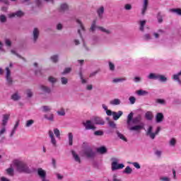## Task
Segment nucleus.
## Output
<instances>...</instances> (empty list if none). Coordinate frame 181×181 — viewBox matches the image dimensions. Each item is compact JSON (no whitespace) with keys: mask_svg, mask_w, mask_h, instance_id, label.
I'll return each mask as SVG.
<instances>
[{"mask_svg":"<svg viewBox=\"0 0 181 181\" xmlns=\"http://www.w3.org/2000/svg\"><path fill=\"white\" fill-rule=\"evenodd\" d=\"M13 163L18 173H30L32 172L28 164L21 160H14Z\"/></svg>","mask_w":181,"mask_h":181,"instance_id":"nucleus-1","label":"nucleus"},{"mask_svg":"<svg viewBox=\"0 0 181 181\" xmlns=\"http://www.w3.org/2000/svg\"><path fill=\"white\" fill-rule=\"evenodd\" d=\"M134 118V112H130L127 116V129L129 131H141L144 128L143 124L134 125L132 126V119Z\"/></svg>","mask_w":181,"mask_h":181,"instance_id":"nucleus-2","label":"nucleus"},{"mask_svg":"<svg viewBox=\"0 0 181 181\" xmlns=\"http://www.w3.org/2000/svg\"><path fill=\"white\" fill-rule=\"evenodd\" d=\"M48 135L52 146H57V141L56 140V137H54V135L57 138H60V130H59V129L57 128L54 129V132L52 130H49Z\"/></svg>","mask_w":181,"mask_h":181,"instance_id":"nucleus-3","label":"nucleus"},{"mask_svg":"<svg viewBox=\"0 0 181 181\" xmlns=\"http://www.w3.org/2000/svg\"><path fill=\"white\" fill-rule=\"evenodd\" d=\"M13 67V64L10 62L9 66L6 67L5 69V78L8 86H12V84H13V78H12V71H11V69Z\"/></svg>","mask_w":181,"mask_h":181,"instance_id":"nucleus-4","label":"nucleus"},{"mask_svg":"<svg viewBox=\"0 0 181 181\" xmlns=\"http://www.w3.org/2000/svg\"><path fill=\"white\" fill-rule=\"evenodd\" d=\"M147 78H148V80H158L160 83H166L168 81V77L165 75L155 73H150L148 75Z\"/></svg>","mask_w":181,"mask_h":181,"instance_id":"nucleus-5","label":"nucleus"},{"mask_svg":"<svg viewBox=\"0 0 181 181\" xmlns=\"http://www.w3.org/2000/svg\"><path fill=\"white\" fill-rule=\"evenodd\" d=\"M83 156L88 158V159H94L95 158V151L93 150V148L90 146H87L82 150Z\"/></svg>","mask_w":181,"mask_h":181,"instance_id":"nucleus-6","label":"nucleus"},{"mask_svg":"<svg viewBox=\"0 0 181 181\" xmlns=\"http://www.w3.org/2000/svg\"><path fill=\"white\" fill-rule=\"evenodd\" d=\"M95 29H98V30L103 32V33H105L106 35H111V33H112V31H111V30H108L101 26L97 27V25H95V21H93L90 26V30L91 32H95Z\"/></svg>","mask_w":181,"mask_h":181,"instance_id":"nucleus-7","label":"nucleus"},{"mask_svg":"<svg viewBox=\"0 0 181 181\" xmlns=\"http://www.w3.org/2000/svg\"><path fill=\"white\" fill-rule=\"evenodd\" d=\"M39 36H40V30L37 28H35L33 30L32 33V41L33 43H36L37 42V39H39Z\"/></svg>","mask_w":181,"mask_h":181,"instance_id":"nucleus-8","label":"nucleus"},{"mask_svg":"<svg viewBox=\"0 0 181 181\" xmlns=\"http://www.w3.org/2000/svg\"><path fill=\"white\" fill-rule=\"evenodd\" d=\"M125 165L123 163L118 164V160L115 159L113 162H112V170H118L119 169H124Z\"/></svg>","mask_w":181,"mask_h":181,"instance_id":"nucleus-9","label":"nucleus"},{"mask_svg":"<svg viewBox=\"0 0 181 181\" xmlns=\"http://www.w3.org/2000/svg\"><path fill=\"white\" fill-rule=\"evenodd\" d=\"M76 23H78L79 28L78 29V33L81 37V39H83V33L86 32V28L84 27V24H83V22H81L80 20L76 19Z\"/></svg>","mask_w":181,"mask_h":181,"instance_id":"nucleus-10","label":"nucleus"},{"mask_svg":"<svg viewBox=\"0 0 181 181\" xmlns=\"http://www.w3.org/2000/svg\"><path fill=\"white\" fill-rule=\"evenodd\" d=\"M22 16H25V13L21 10L8 14V18H22Z\"/></svg>","mask_w":181,"mask_h":181,"instance_id":"nucleus-11","label":"nucleus"},{"mask_svg":"<svg viewBox=\"0 0 181 181\" xmlns=\"http://www.w3.org/2000/svg\"><path fill=\"white\" fill-rule=\"evenodd\" d=\"M153 131V126H149L146 131L147 136H149L151 139H155V132Z\"/></svg>","mask_w":181,"mask_h":181,"instance_id":"nucleus-12","label":"nucleus"},{"mask_svg":"<svg viewBox=\"0 0 181 181\" xmlns=\"http://www.w3.org/2000/svg\"><path fill=\"white\" fill-rule=\"evenodd\" d=\"M83 127H85L86 129H95V127H94V124L91 123V121L87 120L86 122H83Z\"/></svg>","mask_w":181,"mask_h":181,"instance_id":"nucleus-13","label":"nucleus"},{"mask_svg":"<svg viewBox=\"0 0 181 181\" xmlns=\"http://www.w3.org/2000/svg\"><path fill=\"white\" fill-rule=\"evenodd\" d=\"M40 91H42V93H44L45 94H50V93H52V88L45 85H41L40 86Z\"/></svg>","mask_w":181,"mask_h":181,"instance_id":"nucleus-14","label":"nucleus"},{"mask_svg":"<svg viewBox=\"0 0 181 181\" xmlns=\"http://www.w3.org/2000/svg\"><path fill=\"white\" fill-rule=\"evenodd\" d=\"M71 155L75 162H76L77 163H81V158H80V156H78V153H77V152L72 150Z\"/></svg>","mask_w":181,"mask_h":181,"instance_id":"nucleus-15","label":"nucleus"},{"mask_svg":"<svg viewBox=\"0 0 181 181\" xmlns=\"http://www.w3.org/2000/svg\"><path fill=\"white\" fill-rule=\"evenodd\" d=\"M148 4H149V0H144L142 8H141V15H145V13H146V11H148Z\"/></svg>","mask_w":181,"mask_h":181,"instance_id":"nucleus-16","label":"nucleus"},{"mask_svg":"<svg viewBox=\"0 0 181 181\" xmlns=\"http://www.w3.org/2000/svg\"><path fill=\"white\" fill-rule=\"evenodd\" d=\"M21 98L22 96L21 95V93H19V91L13 93L11 96V99L13 100V101H19Z\"/></svg>","mask_w":181,"mask_h":181,"instance_id":"nucleus-17","label":"nucleus"},{"mask_svg":"<svg viewBox=\"0 0 181 181\" xmlns=\"http://www.w3.org/2000/svg\"><path fill=\"white\" fill-rule=\"evenodd\" d=\"M37 173L40 179H46V170L42 168H37Z\"/></svg>","mask_w":181,"mask_h":181,"instance_id":"nucleus-18","label":"nucleus"},{"mask_svg":"<svg viewBox=\"0 0 181 181\" xmlns=\"http://www.w3.org/2000/svg\"><path fill=\"white\" fill-rule=\"evenodd\" d=\"M93 122L96 125H104V124H105V122H104V119H103L101 117H95Z\"/></svg>","mask_w":181,"mask_h":181,"instance_id":"nucleus-19","label":"nucleus"},{"mask_svg":"<svg viewBox=\"0 0 181 181\" xmlns=\"http://www.w3.org/2000/svg\"><path fill=\"white\" fill-rule=\"evenodd\" d=\"M59 12H66L69 11V4L67 3H62L59 8Z\"/></svg>","mask_w":181,"mask_h":181,"instance_id":"nucleus-20","label":"nucleus"},{"mask_svg":"<svg viewBox=\"0 0 181 181\" xmlns=\"http://www.w3.org/2000/svg\"><path fill=\"white\" fill-rule=\"evenodd\" d=\"M104 11H105V8H104V6H101L100 7H99L98 9H97V14H98V18H100V19H103V18L104 17Z\"/></svg>","mask_w":181,"mask_h":181,"instance_id":"nucleus-21","label":"nucleus"},{"mask_svg":"<svg viewBox=\"0 0 181 181\" xmlns=\"http://www.w3.org/2000/svg\"><path fill=\"white\" fill-rule=\"evenodd\" d=\"M122 114H124V112H122V111L119 110L117 112H113V119L115 121H117V119H119V118H121Z\"/></svg>","mask_w":181,"mask_h":181,"instance_id":"nucleus-22","label":"nucleus"},{"mask_svg":"<svg viewBox=\"0 0 181 181\" xmlns=\"http://www.w3.org/2000/svg\"><path fill=\"white\" fill-rule=\"evenodd\" d=\"M180 76H181V70L177 74H173L172 76V78L173 80H174V81H177V83H181Z\"/></svg>","mask_w":181,"mask_h":181,"instance_id":"nucleus-23","label":"nucleus"},{"mask_svg":"<svg viewBox=\"0 0 181 181\" xmlns=\"http://www.w3.org/2000/svg\"><path fill=\"white\" fill-rule=\"evenodd\" d=\"M44 118L49 121L50 122H54V115L53 113H49L44 115Z\"/></svg>","mask_w":181,"mask_h":181,"instance_id":"nucleus-24","label":"nucleus"},{"mask_svg":"<svg viewBox=\"0 0 181 181\" xmlns=\"http://www.w3.org/2000/svg\"><path fill=\"white\" fill-rule=\"evenodd\" d=\"M124 81H127V78L125 77L115 78H113L112 81L113 84H117V83H124Z\"/></svg>","mask_w":181,"mask_h":181,"instance_id":"nucleus-25","label":"nucleus"},{"mask_svg":"<svg viewBox=\"0 0 181 181\" xmlns=\"http://www.w3.org/2000/svg\"><path fill=\"white\" fill-rule=\"evenodd\" d=\"M100 42V37L97 35H93L90 39L91 45H97Z\"/></svg>","mask_w":181,"mask_h":181,"instance_id":"nucleus-26","label":"nucleus"},{"mask_svg":"<svg viewBox=\"0 0 181 181\" xmlns=\"http://www.w3.org/2000/svg\"><path fill=\"white\" fill-rule=\"evenodd\" d=\"M156 121L158 123L162 122L163 121V113H157L156 116Z\"/></svg>","mask_w":181,"mask_h":181,"instance_id":"nucleus-27","label":"nucleus"},{"mask_svg":"<svg viewBox=\"0 0 181 181\" xmlns=\"http://www.w3.org/2000/svg\"><path fill=\"white\" fill-rule=\"evenodd\" d=\"M110 105H119L121 104V100L118 98L112 99L110 101Z\"/></svg>","mask_w":181,"mask_h":181,"instance_id":"nucleus-28","label":"nucleus"},{"mask_svg":"<svg viewBox=\"0 0 181 181\" xmlns=\"http://www.w3.org/2000/svg\"><path fill=\"white\" fill-rule=\"evenodd\" d=\"M141 122V115L136 116L133 118L132 121V125H136V124H139Z\"/></svg>","mask_w":181,"mask_h":181,"instance_id":"nucleus-29","label":"nucleus"},{"mask_svg":"<svg viewBox=\"0 0 181 181\" xmlns=\"http://www.w3.org/2000/svg\"><path fill=\"white\" fill-rule=\"evenodd\" d=\"M136 94L137 95L144 96V95H148V94H149V92L145 90L140 89L136 91Z\"/></svg>","mask_w":181,"mask_h":181,"instance_id":"nucleus-30","label":"nucleus"},{"mask_svg":"<svg viewBox=\"0 0 181 181\" xmlns=\"http://www.w3.org/2000/svg\"><path fill=\"white\" fill-rule=\"evenodd\" d=\"M8 119H9V115H4L3 116V119H2L3 127H6V124H8Z\"/></svg>","mask_w":181,"mask_h":181,"instance_id":"nucleus-31","label":"nucleus"},{"mask_svg":"<svg viewBox=\"0 0 181 181\" xmlns=\"http://www.w3.org/2000/svg\"><path fill=\"white\" fill-rule=\"evenodd\" d=\"M139 25H140L139 29H140L141 32H144V28H145V25H146V21H145V20L140 21Z\"/></svg>","mask_w":181,"mask_h":181,"instance_id":"nucleus-32","label":"nucleus"},{"mask_svg":"<svg viewBox=\"0 0 181 181\" xmlns=\"http://www.w3.org/2000/svg\"><path fill=\"white\" fill-rule=\"evenodd\" d=\"M69 145L70 146H73V133L69 132L68 134Z\"/></svg>","mask_w":181,"mask_h":181,"instance_id":"nucleus-33","label":"nucleus"},{"mask_svg":"<svg viewBox=\"0 0 181 181\" xmlns=\"http://www.w3.org/2000/svg\"><path fill=\"white\" fill-rule=\"evenodd\" d=\"M50 60L52 62V63H57V62H59V55L54 54L51 56Z\"/></svg>","mask_w":181,"mask_h":181,"instance_id":"nucleus-34","label":"nucleus"},{"mask_svg":"<svg viewBox=\"0 0 181 181\" xmlns=\"http://www.w3.org/2000/svg\"><path fill=\"white\" fill-rule=\"evenodd\" d=\"M123 173H126V175H131V173H132V168L129 166H127L123 170Z\"/></svg>","mask_w":181,"mask_h":181,"instance_id":"nucleus-35","label":"nucleus"},{"mask_svg":"<svg viewBox=\"0 0 181 181\" xmlns=\"http://www.w3.org/2000/svg\"><path fill=\"white\" fill-rule=\"evenodd\" d=\"M33 124H35V120L33 119L27 120L25 122V127L29 128L30 127H32Z\"/></svg>","mask_w":181,"mask_h":181,"instance_id":"nucleus-36","label":"nucleus"},{"mask_svg":"<svg viewBox=\"0 0 181 181\" xmlns=\"http://www.w3.org/2000/svg\"><path fill=\"white\" fill-rule=\"evenodd\" d=\"M170 12H173V13H177L179 16H181V9L180 8H172L170 10Z\"/></svg>","mask_w":181,"mask_h":181,"instance_id":"nucleus-37","label":"nucleus"},{"mask_svg":"<svg viewBox=\"0 0 181 181\" xmlns=\"http://www.w3.org/2000/svg\"><path fill=\"white\" fill-rule=\"evenodd\" d=\"M160 181H172V178L169 176L163 175L160 177Z\"/></svg>","mask_w":181,"mask_h":181,"instance_id":"nucleus-38","label":"nucleus"},{"mask_svg":"<svg viewBox=\"0 0 181 181\" xmlns=\"http://www.w3.org/2000/svg\"><path fill=\"white\" fill-rule=\"evenodd\" d=\"M98 152H99V153H107V148H105V146H101L100 148H98Z\"/></svg>","mask_w":181,"mask_h":181,"instance_id":"nucleus-39","label":"nucleus"},{"mask_svg":"<svg viewBox=\"0 0 181 181\" xmlns=\"http://www.w3.org/2000/svg\"><path fill=\"white\" fill-rule=\"evenodd\" d=\"M145 117L146 119H148V121H151V119L153 118V115L152 114V112H147L145 115Z\"/></svg>","mask_w":181,"mask_h":181,"instance_id":"nucleus-40","label":"nucleus"},{"mask_svg":"<svg viewBox=\"0 0 181 181\" xmlns=\"http://www.w3.org/2000/svg\"><path fill=\"white\" fill-rule=\"evenodd\" d=\"M156 103H157V104H160V105H166V100H165V99H156Z\"/></svg>","mask_w":181,"mask_h":181,"instance_id":"nucleus-41","label":"nucleus"},{"mask_svg":"<svg viewBox=\"0 0 181 181\" xmlns=\"http://www.w3.org/2000/svg\"><path fill=\"white\" fill-rule=\"evenodd\" d=\"M6 172L8 176H13V168L10 167L6 170Z\"/></svg>","mask_w":181,"mask_h":181,"instance_id":"nucleus-42","label":"nucleus"},{"mask_svg":"<svg viewBox=\"0 0 181 181\" xmlns=\"http://www.w3.org/2000/svg\"><path fill=\"white\" fill-rule=\"evenodd\" d=\"M11 53L12 54H15L16 56H17V57L22 59V60H23L24 62H26V59L23 57H21V55H19L18 53H16V51L15 49H11Z\"/></svg>","mask_w":181,"mask_h":181,"instance_id":"nucleus-43","label":"nucleus"},{"mask_svg":"<svg viewBox=\"0 0 181 181\" xmlns=\"http://www.w3.org/2000/svg\"><path fill=\"white\" fill-rule=\"evenodd\" d=\"M43 112H49V111H52V107L44 105L42 107Z\"/></svg>","mask_w":181,"mask_h":181,"instance_id":"nucleus-44","label":"nucleus"},{"mask_svg":"<svg viewBox=\"0 0 181 181\" xmlns=\"http://www.w3.org/2000/svg\"><path fill=\"white\" fill-rule=\"evenodd\" d=\"M25 94L28 98H31V97H33V92L30 89H27L25 90Z\"/></svg>","mask_w":181,"mask_h":181,"instance_id":"nucleus-45","label":"nucleus"},{"mask_svg":"<svg viewBox=\"0 0 181 181\" xmlns=\"http://www.w3.org/2000/svg\"><path fill=\"white\" fill-rule=\"evenodd\" d=\"M108 64H109V69L110 70V71H115V64H114V63L111 62H109Z\"/></svg>","mask_w":181,"mask_h":181,"instance_id":"nucleus-46","label":"nucleus"},{"mask_svg":"<svg viewBox=\"0 0 181 181\" xmlns=\"http://www.w3.org/2000/svg\"><path fill=\"white\" fill-rule=\"evenodd\" d=\"M116 134H117L118 138H119V139L127 141V138H125L124 134H121L119 132H117Z\"/></svg>","mask_w":181,"mask_h":181,"instance_id":"nucleus-47","label":"nucleus"},{"mask_svg":"<svg viewBox=\"0 0 181 181\" xmlns=\"http://www.w3.org/2000/svg\"><path fill=\"white\" fill-rule=\"evenodd\" d=\"M130 165H133L136 169H141V165L138 162H129Z\"/></svg>","mask_w":181,"mask_h":181,"instance_id":"nucleus-48","label":"nucleus"},{"mask_svg":"<svg viewBox=\"0 0 181 181\" xmlns=\"http://www.w3.org/2000/svg\"><path fill=\"white\" fill-rule=\"evenodd\" d=\"M61 83L63 86H66V84H67V83H69V79L66 77H62Z\"/></svg>","mask_w":181,"mask_h":181,"instance_id":"nucleus-49","label":"nucleus"},{"mask_svg":"<svg viewBox=\"0 0 181 181\" xmlns=\"http://www.w3.org/2000/svg\"><path fill=\"white\" fill-rule=\"evenodd\" d=\"M57 113L60 117H64V115H66V111L64 110V109H61L60 110L57 111Z\"/></svg>","mask_w":181,"mask_h":181,"instance_id":"nucleus-50","label":"nucleus"},{"mask_svg":"<svg viewBox=\"0 0 181 181\" xmlns=\"http://www.w3.org/2000/svg\"><path fill=\"white\" fill-rule=\"evenodd\" d=\"M133 81H134V83H141V81H142V77H141V76H135L133 78Z\"/></svg>","mask_w":181,"mask_h":181,"instance_id":"nucleus-51","label":"nucleus"},{"mask_svg":"<svg viewBox=\"0 0 181 181\" xmlns=\"http://www.w3.org/2000/svg\"><path fill=\"white\" fill-rule=\"evenodd\" d=\"M48 81H49V83H52V84H54V83H57V79L53 76H49L48 78Z\"/></svg>","mask_w":181,"mask_h":181,"instance_id":"nucleus-52","label":"nucleus"},{"mask_svg":"<svg viewBox=\"0 0 181 181\" xmlns=\"http://www.w3.org/2000/svg\"><path fill=\"white\" fill-rule=\"evenodd\" d=\"M169 144H170V146H175L176 145V139L172 138L170 140Z\"/></svg>","mask_w":181,"mask_h":181,"instance_id":"nucleus-53","label":"nucleus"},{"mask_svg":"<svg viewBox=\"0 0 181 181\" xmlns=\"http://www.w3.org/2000/svg\"><path fill=\"white\" fill-rule=\"evenodd\" d=\"M129 101H130V104L134 105L136 101V98L134 96H131L129 98Z\"/></svg>","mask_w":181,"mask_h":181,"instance_id":"nucleus-54","label":"nucleus"},{"mask_svg":"<svg viewBox=\"0 0 181 181\" xmlns=\"http://www.w3.org/2000/svg\"><path fill=\"white\" fill-rule=\"evenodd\" d=\"M71 71V67H67L65 68L64 71L62 72V74H69V73H70Z\"/></svg>","mask_w":181,"mask_h":181,"instance_id":"nucleus-55","label":"nucleus"},{"mask_svg":"<svg viewBox=\"0 0 181 181\" xmlns=\"http://www.w3.org/2000/svg\"><path fill=\"white\" fill-rule=\"evenodd\" d=\"M0 22L1 23H5V22H6V16H5V15L0 16Z\"/></svg>","mask_w":181,"mask_h":181,"instance_id":"nucleus-56","label":"nucleus"},{"mask_svg":"<svg viewBox=\"0 0 181 181\" xmlns=\"http://www.w3.org/2000/svg\"><path fill=\"white\" fill-rule=\"evenodd\" d=\"M158 23H162L163 22V18L160 16V13H158L157 16Z\"/></svg>","mask_w":181,"mask_h":181,"instance_id":"nucleus-57","label":"nucleus"},{"mask_svg":"<svg viewBox=\"0 0 181 181\" xmlns=\"http://www.w3.org/2000/svg\"><path fill=\"white\" fill-rule=\"evenodd\" d=\"M94 135H95L96 136H101L104 135V132H103V131H100V130L95 131L94 132Z\"/></svg>","mask_w":181,"mask_h":181,"instance_id":"nucleus-58","label":"nucleus"},{"mask_svg":"<svg viewBox=\"0 0 181 181\" xmlns=\"http://www.w3.org/2000/svg\"><path fill=\"white\" fill-rule=\"evenodd\" d=\"M143 39L144 40H151V39H152V37H151V35L149 34H145L143 37Z\"/></svg>","mask_w":181,"mask_h":181,"instance_id":"nucleus-59","label":"nucleus"},{"mask_svg":"<svg viewBox=\"0 0 181 181\" xmlns=\"http://www.w3.org/2000/svg\"><path fill=\"white\" fill-rule=\"evenodd\" d=\"M124 9L126 11H131V9H132V5L129 4H127L124 5Z\"/></svg>","mask_w":181,"mask_h":181,"instance_id":"nucleus-60","label":"nucleus"},{"mask_svg":"<svg viewBox=\"0 0 181 181\" xmlns=\"http://www.w3.org/2000/svg\"><path fill=\"white\" fill-rule=\"evenodd\" d=\"M86 90L87 91H91L93 90V84H87L86 86Z\"/></svg>","mask_w":181,"mask_h":181,"instance_id":"nucleus-61","label":"nucleus"},{"mask_svg":"<svg viewBox=\"0 0 181 181\" xmlns=\"http://www.w3.org/2000/svg\"><path fill=\"white\" fill-rule=\"evenodd\" d=\"M5 43H6V45L8 46V47H11V46H12V42L9 39H6Z\"/></svg>","mask_w":181,"mask_h":181,"instance_id":"nucleus-62","label":"nucleus"},{"mask_svg":"<svg viewBox=\"0 0 181 181\" xmlns=\"http://www.w3.org/2000/svg\"><path fill=\"white\" fill-rule=\"evenodd\" d=\"M109 126L111 127V128H117V124H115V122L113 121L109 122Z\"/></svg>","mask_w":181,"mask_h":181,"instance_id":"nucleus-63","label":"nucleus"},{"mask_svg":"<svg viewBox=\"0 0 181 181\" xmlns=\"http://www.w3.org/2000/svg\"><path fill=\"white\" fill-rule=\"evenodd\" d=\"M112 181H122L121 179H118L117 174H114L112 176Z\"/></svg>","mask_w":181,"mask_h":181,"instance_id":"nucleus-64","label":"nucleus"}]
</instances>
